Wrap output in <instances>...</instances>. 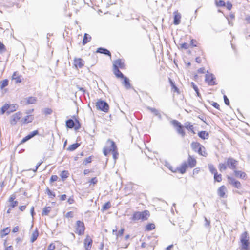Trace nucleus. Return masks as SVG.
Here are the masks:
<instances>
[{
  "label": "nucleus",
  "instance_id": "obj_1",
  "mask_svg": "<svg viewBox=\"0 0 250 250\" xmlns=\"http://www.w3.org/2000/svg\"><path fill=\"white\" fill-rule=\"evenodd\" d=\"M240 242L241 243V250H250L249 236L247 232L245 231L240 236Z\"/></svg>",
  "mask_w": 250,
  "mask_h": 250
},
{
  "label": "nucleus",
  "instance_id": "obj_2",
  "mask_svg": "<svg viewBox=\"0 0 250 250\" xmlns=\"http://www.w3.org/2000/svg\"><path fill=\"white\" fill-rule=\"evenodd\" d=\"M149 216V212L148 210H145L142 212H135L131 217V220L134 221L138 220H146Z\"/></svg>",
  "mask_w": 250,
  "mask_h": 250
},
{
  "label": "nucleus",
  "instance_id": "obj_3",
  "mask_svg": "<svg viewBox=\"0 0 250 250\" xmlns=\"http://www.w3.org/2000/svg\"><path fill=\"white\" fill-rule=\"evenodd\" d=\"M191 146L192 149L198 152L200 155L206 156L207 153L203 149H205L204 146L198 142H192L191 144Z\"/></svg>",
  "mask_w": 250,
  "mask_h": 250
},
{
  "label": "nucleus",
  "instance_id": "obj_4",
  "mask_svg": "<svg viewBox=\"0 0 250 250\" xmlns=\"http://www.w3.org/2000/svg\"><path fill=\"white\" fill-rule=\"evenodd\" d=\"M171 123L173 126L176 128L177 132L182 137H184L186 134L184 129V126L176 120H172Z\"/></svg>",
  "mask_w": 250,
  "mask_h": 250
},
{
  "label": "nucleus",
  "instance_id": "obj_5",
  "mask_svg": "<svg viewBox=\"0 0 250 250\" xmlns=\"http://www.w3.org/2000/svg\"><path fill=\"white\" fill-rule=\"evenodd\" d=\"M96 106L97 109L104 112H107L109 110V105L108 104L104 101L101 99L98 100L96 102Z\"/></svg>",
  "mask_w": 250,
  "mask_h": 250
},
{
  "label": "nucleus",
  "instance_id": "obj_6",
  "mask_svg": "<svg viewBox=\"0 0 250 250\" xmlns=\"http://www.w3.org/2000/svg\"><path fill=\"white\" fill-rule=\"evenodd\" d=\"M107 145H110V150H112L111 152L113 154V157L115 160L118 158V153L115 142L109 139L107 141Z\"/></svg>",
  "mask_w": 250,
  "mask_h": 250
},
{
  "label": "nucleus",
  "instance_id": "obj_7",
  "mask_svg": "<svg viewBox=\"0 0 250 250\" xmlns=\"http://www.w3.org/2000/svg\"><path fill=\"white\" fill-rule=\"evenodd\" d=\"M226 160V163L227 167H229V168L232 170L236 169V166L238 164L237 161L232 157L228 158Z\"/></svg>",
  "mask_w": 250,
  "mask_h": 250
},
{
  "label": "nucleus",
  "instance_id": "obj_8",
  "mask_svg": "<svg viewBox=\"0 0 250 250\" xmlns=\"http://www.w3.org/2000/svg\"><path fill=\"white\" fill-rule=\"evenodd\" d=\"M85 227L83 222L81 221H77L76 222V233L79 235H83L84 233Z\"/></svg>",
  "mask_w": 250,
  "mask_h": 250
},
{
  "label": "nucleus",
  "instance_id": "obj_9",
  "mask_svg": "<svg viewBox=\"0 0 250 250\" xmlns=\"http://www.w3.org/2000/svg\"><path fill=\"white\" fill-rule=\"evenodd\" d=\"M77 123V125H75L74 121L72 119H68L66 121V126L68 128H75L76 130L78 129L80 127V124L78 120H76Z\"/></svg>",
  "mask_w": 250,
  "mask_h": 250
},
{
  "label": "nucleus",
  "instance_id": "obj_10",
  "mask_svg": "<svg viewBox=\"0 0 250 250\" xmlns=\"http://www.w3.org/2000/svg\"><path fill=\"white\" fill-rule=\"evenodd\" d=\"M215 78L212 74L209 73L208 72L206 74L205 82L207 83L209 85H215L216 83L215 82Z\"/></svg>",
  "mask_w": 250,
  "mask_h": 250
},
{
  "label": "nucleus",
  "instance_id": "obj_11",
  "mask_svg": "<svg viewBox=\"0 0 250 250\" xmlns=\"http://www.w3.org/2000/svg\"><path fill=\"white\" fill-rule=\"evenodd\" d=\"M92 242L93 241L92 238L89 235H87L84 241V245L85 250H90L92 247Z\"/></svg>",
  "mask_w": 250,
  "mask_h": 250
},
{
  "label": "nucleus",
  "instance_id": "obj_12",
  "mask_svg": "<svg viewBox=\"0 0 250 250\" xmlns=\"http://www.w3.org/2000/svg\"><path fill=\"white\" fill-rule=\"evenodd\" d=\"M228 179L229 183L233 185L236 188L239 189L241 188V184L240 182L236 180L234 178L228 176Z\"/></svg>",
  "mask_w": 250,
  "mask_h": 250
},
{
  "label": "nucleus",
  "instance_id": "obj_13",
  "mask_svg": "<svg viewBox=\"0 0 250 250\" xmlns=\"http://www.w3.org/2000/svg\"><path fill=\"white\" fill-rule=\"evenodd\" d=\"M113 67L123 69L125 68L124 62L121 59H117L113 62Z\"/></svg>",
  "mask_w": 250,
  "mask_h": 250
},
{
  "label": "nucleus",
  "instance_id": "obj_14",
  "mask_svg": "<svg viewBox=\"0 0 250 250\" xmlns=\"http://www.w3.org/2000/svg\"><path fill=\"white\" fill-rule=\"evenodd\" d=\"M21 117V113L17 112L13 114L11 117L10 123L15 125Z\"/></svg>",
  "mask_w": 250,
  "mask_h": 250
},
{
  "label": "nucleus",
  "instance_id": "obj_15",
  "mask_svg": "<svg viewBox=\"0 0 250 250\" xmlns=\"http://www.w3.org/2000/svg\"><path fill=\"white\" fill-rule=\"evenodd\" d=\"M227 191V188L224 185L221 186L217 190L218 195L221 198H225V194Z\"/></svg>",
  "mask_w": 250,
  "mask_h": 250
},
{
  "label": "nucleus",
  "instance_id": "obj_16",
  "mask_svg": "<svg viewBox=\"0 0 250 250\" xmlns=\"http://www.w3.org/2000/svg\"><path fill=\"white\" fill-rule=\"evenodd\" d=\"M74 65L76 68H82L83 65V61L81 58H75L74 61Z\"/></svg>",
  "mask_w": 250,
  "mask_h": 250
},
{
  "label": "nucleus",
  "instance_id": "obj_17",
  "mask_svg": "<svg viewBox=\"0 0 250 250\" xmlns=\"http://www.w3.org/2000/svg\"><path fill=\"white\" fill-rule=\"evenodd\" d=\"M188 167L187 163L186 162H184L181 166L178 168V170L180 173L184 174L185 173Z\"/></svg>",
  "mask_w": 250,
  "mask_h": 250
},
{
  "label": "nucleus",
  "instance_id": "obj_18",
  "mask_svg": "<svg viewBox=\"0 0 250 250\" xmlns=\"http://www.w3.org/2000/svg\"><path fill=\"white\" fill-rule=\"evenodd\" d=\"M187 164L188 165V166H189L191 168H192L196 166V161L194 158L189 155Z\"/></svg>",
  "mask_w": 250,
  "mask_h": 250
},
{
  "label": "nucleus",
  "instance_id": "obj_19",
  "mask_svg": "<svg viewBox=\"0 0 250 250\" xmlns=\"http://www.w3.org/2000/svg\"><path fill=\"white\" fill-rule=\"evenodd\" d=\"M96 52L104 54L110 57L111 56V53L108 50L102 47L98 48L96 51Z\"/></svg>",
  "mask_w": 250,
  "mask_h": 250
},
{
  "label": "nucleus",
  "instance_id": "obj_20",
  "mask_svg": "<svg viewBox=\"0 0 250 250\" xmlns=\"http://www.w3.org/2000/svg\"><path fill=\"white\" fill-rule=\"evenodd\" d=\"M147 109L153 113L155 116H158L159 119L162 118L161 115L157 109L149 106L147 107Z\"/></svg>",
  "mask_w": 250,
  "mask_h": 250
},
{
  "label": "nucleus",
  "instance_id": "obj_21",
  "mask_svg": "<svg viewBox=\"0 0 250 250\" xmlns=\"http://www.w3.org/2000/svg\"><path fill=\"white\" fill-rule=\"evenodd\" d=\"M184 127L186 129L191 131L193 133L195 134V132L194 131V127L189 122H187L184 124Z\"/></svg>",
  "mask_w": 250,
  "mask_h": 250
},
{
  "label": "nucleus",
  "instance_id": "obj_22",
  "mask_svg": "<svg viewBox=\"0 0 250 250\" xmlns=\"http://www.w3.org/2000/svg\"><path fill=\"white\" fill-rule=\"evenodd\" d=\"M21 76L19 75L17 72H15L12 75V79L15 80L16 83H19L21 82Z\"/></svg>",
  "mask_w": 250,
  "mask_h": 250
},
{
  "label": "nucleus",
  "instance_id": "obj_23",
  "mask_svg": "<svg viewBox=\"0 0 250 250\" xmlns=\"http://www.w3.org/2000/svg\"><path fill=\"white\" fill-rule=\"evenodd\" d=\"M234 174L237 177L245 179L246 176V174L241 171L234 170Z\"/></svg>",
  "mask_w": 250,
  "mask_h": 250
},
{
  "label": "nucleus",
  "instance_id": "obj_24",
  "mask_svg": "<svg viewBox=\"0 0 250 250\" xmlns=\"http://www.w3.org/2000/svg\"><path fill=\"white\" fill-rule=\"evenodd\" d=\"M113 72L117 78H124V75L123 74V73L119 70V69H118V68H114L113 67Z\"/></svg>",
  "mask_w": 250,
  "mask_h": 250
},
{
  "label": "nucleus",
  "instance_id": "obj_25",
  "mask_svg": "<svg viewBox=\"0 0 250 250\" xmlns=\"http://www.w3.org/2000/svg\"><path fill=\"white\" fill-rule=\"evenodd\" d=\"M198 136L203 139H208L209 134L205 131H201L198 132Z\"/></svg>",
  "mask_w": 250,
  "mask_h": 250
},
{
  "label": "nucleus",
  "instance_id": "obj_26",
  "mask_svg": "<svg viewBox=\"0 0 250 250\" xmlns=\"http://www.w3.org/2000/svg\"><path fill=\"white\" fill-rule=\"evenodd\" d=\"M91 39V37L89 34L85 33L83 40V44L85 45L86 43L90 42Z\"/></svg>",
  "mask_w": 250,
  "mask_h": 250
},
{
  "label": "nucleus",
  "instance_id": "obj_27",
  "mask_svg": "<svg viewBox=\"0 0 250 250\" xmlns=\"http://www.w3.org/2000/svg\"><path fill=\"white\" fill-rule=\"evenodd\" d=\"M123 78L124 79L123 84H124V86L127 89H129L131 87V85H130L129 79L127 77H125V76Z\"/></svg>",
  "mask_w": 250,
  "mask_h": 250
},
{
  "label": "nucleus",
  "instance_id": "obj_28",
  "mask_svg": "<svg viewBox=\"0 0 250 250\" xmlns=\"http://www.w3.org/2000/svg\"><path fill=\"white\" fill-rule=\"evenodd\" d=\"M39 235V233L37 230L34 231L31 237L30 241L32 243L34 242L37 239Z\"/></svg>",
  "mask_w": 250,
  "mask_h": 250
},
{
  "label": "nucleus",
  "instance_id": "obj_29",
  "mask_svg": "<svg viewBox=\"0 0 250 250\" xmlns=\"http://www.w3.org/2000/svg\"><path fill=\"white\" fill-rule=\"evenodd\" d=\"M51 209V208L50 207H46L44 208L42 213V215H47L50 212Z\"/></svg>",
  "mask_w": 250,
  "mask_h": 250
},
{
  "label": "nucleus",
  "instance_id": "obj_30",
  "mask_svg": "<svg viewBox=\"0 0 250 250\" xmlns=\"http://www.w3.org/2000/svg\"><path fill=\"white\" fill-rule=\"evenodd\" d=\"M79 146L80 144L79 143L73 144L69 146L68 150L70 151H73L77 149Z\"/></svg>",
  "mask_w": 250,
  "mask_h": 250
},
{
  "label": "nucleus",
  "instance_id": "obj_31",
  "mask_svg": "<svg viewBox=\"0 0 250 250\" xmlns=\"http://www.w3.org/2000/svg\"><path fill=\"white\" fill-rule=\"evenodd\" d=\"M181 16L180 15H175L174 17L173 23L175 25H178L180 22Z\"/></svg>",
  "mask_w": 250,
  "mask_h": 250
},
{
  "label": "nucleus",
  "instance_id": "obj_32",
  "mask_svg": "<svg viewBox=\"0 0 250 250\" xmlns=\"http://www.w3.org/2000/svg\"><path fill=\"white\" fill-rule=\"evenodd\" d=\"M8 84V80L5 79L0 82V88L1 89H3Z\"/></svg>",
  "mask_w": 250,
  "mask_h": 250
},
{
  "label": "nucleus",
  "instance_id": "obj_33",
  "mask_svg": "<svg viewBox=\"0 0 250 250\" xmlns=\"http://www.w3.org/2000/svg\"><path fill=\"white\" fill-rule=\"evenodd\" d=\"M227 168L226 162L225 163H220L218 165V168L220 171L225 170Z\"/></svg>",
  "mask_w": 250,
  "mask_h": 250
},
{
  "label": "nucleus",
  "instance_id": "obj_34",
  "mask_svg": "<svg viewBox=\"0 0 250 250\" xmlns=\"http://www.w3.org/2000/svg\"><path fill=\"white\" fill-rule=\"evenodd\" d=\"M208 167L210 172L212 174H214L215 173L217 172L216 169L214 167V166L212 164H208Z\"/></svg>",
  "mask_w": 250,
  "mask_h": 250
},
{
  "label": "nucleus",
  "instance_id": "obj_35",
  "mask_svg": "<svg viewBox=\"0 0 250 250\" xmlns=\"http://www.w3.org/2000/svg\"><path fill=\"white\" fill-rule=\"evenodd\" d=\"M69 176V172L68 171L64 170L62 171L60 174V176L61 178L64 180L65 179L67 178Z\"/></svg>",
  "mask_w": 250,
  "mask_h": 250
},
{
  "label": "nucleus",
  "instance_id": "obj_36",
  "mask_svg": "<svg viewBox=\"0 0 250 250\" xmlns=\"http://www.w3.org/2000/svg\"><path fill=\"white\" fill-rule=\"evenodd\" d=\"M214 179L215 181L220 182L222 181V175L221 174H218V173H215L214 174Z\"/></svg>",
  "mask_w": 250,
  "mask_h": 250
},
{
  "label": "nucleus",
  "instance_id": "obj_37",
  "mask_svg": "<svg viewBox=\"0 0 250 250\" xmlns=\"http://www.w3.org/2000/svg\"><path fill=\"white\" fill-rule=\"evenodd\" d=\"M111 207V204L110 202H107L105 203L102 207V210L104 211L108 209Z\"/></svg>",
  "mask_w": 250,
  "mask_h": 250
},
{
  "label": "nucleus",
  "instance_id": "obj_38",
  "mask_svg": "<svg viewBox=\"0 0 250 250\" xmlns=\"http://www.w3.org/2000/svg\"><path fill=\"white\" fill-rule=\"evenodd\" d=\"M155 228V225L152 223H149L146 225V229L148 231L151 230Z\"/></svg>",
  "mask_w": 250,
  "mask_h": 250
},
{
  "label": "nucleus",
  "instance_id": "obj_39",
  "mask_svg": "<svg viewBox=\"0 0 250 250\" xmlns=\"http://www.w3.org/2000/svg\"><path fill=\"white\" fill-rule=\"evenodd\" d=\"M32 120H33L32 117L30 115H27L24 118L23 123H27L31 122Z\"/></svg>",
  "mask_w": 250,
  "mask_h": 250
},
{
  "label": "nucleus",
  "instance_id": "obj_40",
  "mask_svg": "<svg viewBox=\"0 0 250 250\" xmlns=\"http://www.w3.org/2000/svg\"><path fill=\"white\" fill-rule=\"evenodd\" d=\"M46 193L50 198H53L55 197V194L51 191L48 188L46 189Z\"/></svg>",
  "mask_w": 250,
  "mask_h": 250
},
{
  "label": "nucleus",
  "instance_id": "obj_41",
  "mask_svg": "<svg viewBox=\"0 0 250 250\" xmlns=\"http://www.w3.org/2000/svg\"><path fill=\"white\" fill-rule=\"evenodd\" d=\"M6 50L5 45L0 41V53L2 54Z\"/></svg>",
  "mask_w": 250,
  "mask_h": 250
},
{
  "label": "nucleus",
  "instance_id": "obj_42",
  "mask_svg": "<svg viewBox=\"0 0 250 250\" xmlns=\"http://www.w3.org/2000/svg\"><path fill=\"white\" fill-rule=\"evenodd\" d=\"M36 99L34 97H30L27 99V102L28 104H32L35 103Z\"/></svg>",
  "mask_w": 250,
  "mask_h": 250
},
{
  "label": "nucleus",
  "instance_id": "obj_43",
  "mask_svg": "<svg viewBox=\"0 0 250 250\" xmlns=\"http://www.w3.org/2000/svg\"><path fill=\"white\" fill-rule=\"evenodd\" d=\"M9 107H10V106L8 104H5L1 108V113L2 114H4Z\"/></svg>",
  "mask_w": 250,
  "mask_h": 250
},
{
  "label": "nucleus",
  "instance_id": "obj_44",
  "mask_svg": "<svg viewBox=\"0 0 250 250\" xmlns=\"http://www.w3.org/2000/svg\"><path fill=\"white\" fill-rule=\"evenodd\" d=\"M216 6L218 7L225 6L226 3L223 0H219V1H216Z\"/></svg>",
  "mask_w": 250,
  "mask_h": 250
},
{
  "label": "nucleus",
  "instance_id": "obj_45",
  "mask_svg": "<svg viewBox=\"0 0 250 250\" xmlns=\"http://www.w3.org/2000/svg\"><path fill=\"white\" fill-rule=\"evenodd\" d=\"M112 150H110V146L109 147L107 146L106 147H104L103 149V153L105 156H107L108 154L111 152Z\"/></svg>",
  "mask_w": 250,
  "mask_h": 250
},
{
  "label": "nucleus",
  "instance_id": "obj_46",
  "mask_svg": "<svg viewBox=\"0 0 250 250\" xmlns=\"http://www.w3.org/2000/svg\"><path fill=\"white\" fill-rule=\"evenodd\" d=\"M91 159H92V156H89L86 158H85L83 164L84 165H86L88 163H91Z\"/></svg>",
  "mask_w": 250,
  "mask_h": 250
},
{
  "label": "nucleus",
  "instance_id": "obj_47",
  "mask_svg": "<svg viewBox=\"0 0 250 250\" xmlns=\"http://www.w3.org/2000/svg\"><path fill=\"white\" fill-rule=\"evenodd\" d=\"M191 84H192L193 88L196 91V93H197V96H200V93H199L197 86L194 83H192Z\"/></svg>",
  "mask_w": 250,
  "mask_h": 250
},
{
  "label": "nucleus",
  "instance_id": "obj_48",
  "mask_svg": "<svg viewBox=\"0 0 250 250\" xmlns=\"http://www.w3.org/2000/svg\"><path fill=\"white\" fill-rule=\"evenodd\" d=\"M204 218H205V223L204 224L205 227H206L207 228H210V220L207 219V218L206 217H205Z\"/></svg>",
  "mask_w": 250,
  "mask_h": 250
},
{
  "label": "nucleus",
  "instance_id": "obj_49",
  "mask_svg": "<svg viewBox=\"0 0 250 250\" xmlns=\"http://www.w3.org/2000/svg\"><path fill=\"white\" fill-rule=\"evenodd\" d=\"M169 81L172 88H174L175 91H177L178 89L175 85L174 83L170 78L169 79Z\"/></svg>",
  "mask_w": 250,
  "mask_h": 250
},
{
  "label": "nucleus",
  "instance_id": "obj_50",
  "mask_svg": "<svg viewBox=\"0 0 250 250\" xmlns=\"http://www.w3.org/2000/svg\"><path fill=\"white\" fill-rule=\"evenodd\" d=\"M38 133H39V131L37 130H34V131L30 132L29 134V135L30 136L31 138H32V137H33L35 135L38 134Z\"/></svg>",
  "mask_w": 250,
  "mask_h": 250
},
{
  "label": "nucleus",
  "instance_id": "obj_51",
  "mask_svg": "<svg viewBox=\"0 0 250 250\" xmlns=\"http://www.w3.org/2000/svg\"><path fill=\"white\" fill-rule=\"evenodd\" d=\"M10 208H15V207H16L18 204V202L17 201H13V202H10Z\"/></svg>",
  "mask_w": 250,
  "mask_h": 250
},
{
  "label": "nucleus",
  "instance_id": "obj_52",
  "mask_svg": "<svg viewBox=\"0 0 250 250\" xmlns=\"http://www.w3.org/2000/svg\"><path fill=\"white\" fill-rule=\"evenodd\" d=\"M52 112V110L50 108H45L44 110V113L46 115L51 114Z\"/></svg>",
  "mask_w": 250,
  "mask_h": 250
},
{
  "label": "nucleus",
  "instance_id": "obj_53",
  "mask_svg": "<svg viewBox=\"0 0 250 250\" xmlns=\"http://www.w3.org/2000/svg\"><path fill=\"white\" fill-rule=\"evenodd\" d=\"M58 178V177L57 175H52L50 178V182H53L56 181L57 180Z\"/></svg>",
  "mask_w": 250,
  "mask_h": 250
},
{
  "label": "nucleus",
  "instance_id": "obj_54",
  "mask_svg": "<svg viewBox=\"0 0 250 250\" xmlns=\"http://www.w3.org/2000/svg\"><path fill=\"white\" fill-rule=\"evenodd\" d=\"M223 98H224V102H225V104L227 105H229V100L228 99V98H227V97L225 95H224L223 96Z\"/></svg>",
  "mask_w": 250,
  "mask_h": 250
},
{
  "label": "nucleus",
  "instance_id": "obj_55",
  "mask_svg": "<svg viewBox=\"0 0 250 250\" xmlns=\"http://www.w3.org/2000/svg\"><path fill=\"white\" fill-rule=\"evenodd\" d=\"M30 139L31 138L28 134V135H27L26 136L23 138V139L21 141V143H24Z\"/></svg>",
  "mask_w": 250,
  "mask_h": 250
},
{
  "label": "nucleus",
  "instance_id": "obj_56",
  "mask_svg": "<svg viewBox=\"0 0 250 250\" xmlns=\"http://www.w3.org/2000/svg\"><path fill=\"white\" fill-rule=\"evenodd\" d=\"M225 6L226 7V8L229 10H231V9L232 8V4L229 2H227V3H226Z\"/></svg>",
  "mask_w": 250,
  "mask_h": 250
},
{
  "label": "nucleus",
  "instance_id": "obj_57",
  "mask_svg": "<svg viewBox=\"0 0 250 250\" xmlns=\"http://www.w3.org/2000/svg\"><path fill=\"white\" fill-rule=\"evenodd\" d=\"M189 45L187 43H184L181 45V48L185 49H187L188 48Z\"/></svg>",
  "mask_w": 250,
  "mask_h": 250
},
{
  "label": "nucleus",
  "instance_id": "obj_58",
  "mask_svg": "<svg viewBox=\"0 0 250 250\" xmlns=\"http://www.w3.org/2000/svg\"><path fill=\"white\" fill-rule=\"evenodd\" d=\"M214 108L218 109V110H220V106L216 102H213L211 104Z\"/></svg>",
  "mask_w": 250,
  "mask_h": 250
},
{
  "label": "nucleus",
  "instance_id": "obj_59",
  "mask_svg": "<svg viewBox=\"0 0 250 250\" xmlns=\"http://www.w3.org/2000/svg\"><path fill=\"white\" fill-rule=\"evenodd\" d=\"M65 217H67V218H72V217H73V212H72V211L68 212L65 214Z\"/></svg>",
  "mask_w": 250,
  "mask_h": 250
},
{
  "label": "nucleus",
  "instance_id": "obj_60",
  "mask_svg": "<svg viewBox=\"0 0 250 250\" xmlns=\"http://www.w3.org/2000/svg\"><path fill=\"white\" fill-rule=\"evenodd\" d=\"M97 181H97V178L96 177H94V178H92L90 180L89 182H90V184H95L97 183Z\"/></svg>",
  "mask_w": 250,
  "mask_h": 250
},
{
  "label": "nucleus",
  "instance_id": "obj_61",
  "mask_svg": "<svg viewBox=\"0 0 250 250\" xmlns=\"http://www.w3.org/2000/svg\"><path fill=\"white\" fill-rule=\"evenodd\" d=\"M2 232L4 233V235H6L9 233L10 230L8 228H6L2 230Z\"/></svg>",
  "mask_w": 250,
  "mask_h": 250
},
{
  "label": "nucleus",
  "instance_id": "obj_62",
  "mask_svg": "<svg viewBox=\"0 0 250 250\" xmlns=\"http://www.w3.org/2000/svg\"><path fill=\"white\" fill-rule=\"evenodd\" d=\"M55 249V246L53 244H51L48 247V250H54Z\"/></svg>",
  "mask_w": 250,
  "mask_h": 250
},
{
  "label": "nucleus",
  "instance_id": "obj_63",
  "mask_svg": "<svg viewBox=\"0 0 250 250\" xmlns=\"http://www.w3.org/2000/svg\"><path fill=\"white\" fill-rule=\"evenodd\" d=\"M77 89H79V91H82L83 93V94H84L85 92V90L83 88L81 87L79 85L77 86Z\"/></svg>",
  "mask_w": 250,
  "mask_h": 250
},
{
  "label": "nucleus",
  "instance_id": "obj_64",
  "mask_svg": "<svg viewBox=\"0 0 250 250\" xmlns=\"http://www.w3.org/2000/svg\"><path fill=\"white\" fill-rule=\"evenodd\" d=\"M15 198H16V197H15V195H11L9 199V202H11L15 201L14 200Z\"/></svg>",
  "mask_w": 250,
  "mask_h": 250
}]
</instances>
